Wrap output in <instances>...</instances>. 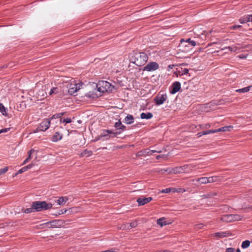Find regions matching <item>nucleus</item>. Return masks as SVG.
<instances>
[{"label": "nucleus", "mask_w": 252, "mask_h": 252, "mask_svg": "<svg viewBox=\"0 0 252 252\" xmlns=\"http://www.w3.org/2000/svg\"><path fill=\"white\" fill-rule=\"evenodd\" d=\"M151 150V152H152V153H160L161 152V151L160 150Z\"/></svg>", "instance_id": "nucleus-53"}, {"label": "nucleus", "mask_w": 252, "mask_h": 252, "mask_svg": "<svg viewBox=\"0 0 252 252\" xmlns=\"http://www.w3.org/2000/svg\"><path fill=\"white\" fill-rule=\"evenodd\" d=\"M36 94L38 100H42L47 96L46 92L43 89L39 90Z\"/></svg>", "instance_id": "nucleus-15"}, {"label": "nucleus", "mask_w": 252, "mask_h": 252, "mask_svg": "<svg viewBox=\"0 0 252 252\" xmlns=\"http://www.w3.org/2000/svg\"><path fill=\"white\" fill-rule=\"evenodd\" d=\"M216 195V193H211L207 194H205L203 195L204 198H210L213 196H215Z\"/></svg>", "instance_id": "nucleus-42"}, {"label": "nucleus", "mask_w": 252, "mask_h": 252, "mask_svg": "<svg viewBox=\"0 0 252 252\" xmlns=\"http://www.w3.org/2000/svg\"><path fill=\"white\" fill-rule=\"evenodd\" d=\"M250 245V241L249 240H245L243 242L241 247L243 249H247L248 248Z\"/></svg>", "instance_id": "nucleus-30"}, {"label": "nucleus", "mask_w": 252, "mask_h": 252, "mask_svg": "<svg viewBox=\"0 0 252 252\" xmlns=\"http://www.w3.org/2000/svg\"><path fill=\"white\" fill-rule=\"evenodd\" d=\"M204 133H205V131L203 132H198L197 133L198 137H201L202 135H206Z\"/></svg>", "instance_id": "nucleus-49"}, {"label": "nucleus", "mask_w": 252, "mask_h": 252, "mask_svg": "<svg viewBox=\"0 0 252 252\" xmlns=\"http://www.w3.org/2000/svg\"><path fill=\"white\" fill-rule=\"evenodd\" d=\"M34 211V209L32 207L31 208H27L24 210V212L26 214L30 213Z\"/></svg>", "instance_id": "nucleus-40"}, {"label": "nucleus", "mask_w": 252, "mask_h": 252, "mask_svg": "<svg viewBox=\"0 0 252 252\" xmlns=\"http://www.w3.org/2000/svg\"><path fill=\"white\" fill-rule=\"evenodd\" d=\"M8 170V167H5L3 168L0 169V175L5 173Z\"/></svg>", "instance_id": "nucleus-41"}, {"label": "nucleus", "mask_w": 252, "mask_h": 252, "mask_svg": "<svg viewBox=\"0 0 252 252\" xmlns=\"http://www.w3.org/2000/svg\"><path fill=\"white\" fill-rule=\"evenodd\" d=\"M218 132V129H215V130H209L207 131H205L204 134H205L206 135V134H211V133H214Z\"/></svg>", "instance_id": "nucleus-39"}, {"label": "nucleus", "mask_w": 252, "mask_h": 252, "mask_svg": "<svg viewBox=\"0 0 252 252\" xmlns=\"http://www.w3.org/2000/svg\"><path fill=\"white\" fill-rule=\"evenodd\" d=\"M171 191L170 188H167L161 190L162 193H169Z\"/></svg>", "instance_id": "nucleus-45"}, {"label": "nucleus", "mask_w": 252, "mask_h": 252, "mask_svg": "<svg viewBox=\"0 0 252 252\" xmlns=\"http://www.w3.org/2000/svg\"><path fill=\"white\" fill-rule=\"evenodd\" d=\"M185 40L188 42V44L190 46L194 47L196 45V42L194 40H191L190 38H188Z\"/></svg>", "instance_id": "nucleus-32"}, {"label": "nucleus", "mask_w": 252, "mask_h": 252, "mask_svg": "<svg viewBox=\"0 0 252 252\" xmlns=\"http://www.w3.org/2000/svg\"><path fill=\"white\" fill-rule=\"evenodd\" d=\"M156 252H168V251H166V250H164L163 251H157Z\"/></svg>", "instance_id": "nucleus-62"}, {"label": "nucleus", "mask_w": 252, "mask_h": 252, "mask_svg": "<svg viewBox=\"0 0 252 252\" xmlns=\"http://www.w3.org/2000/svg\"><path fill=\"white\" fill-rule=\"evenodd\" d=\"M97 90L99 92L104 93L112 91L111 84L107 81H100L96 84Z\"/></svg>", "instance_id": "nucleus-4"}, {"label": "nucleus", "mask_w": 252, "mask_h": 252, "mask_svg": "<svg viewBox=\"0 0 252 252\" xmlns=\"http://www.w3.org/2000/svg\"><path fill=\"white\" fill-rule=\"evenodd\" d=\"M221 219L224 221L231 222L235 220L236 216L235 215L228 214L224 215Z\"/></svg>", "instance_id": "nucleus-14"}, {"label": "nucleus", "mask_w": 252, "mask_h": 252, "mask_svg": "<svg viewBox=\"0 0 252 252\" xmlns=\"http://www.w3.org/2000/svg\"><path fill=\"white\" fill-rule=\"evenodd\" d=\"M62 138V135H61L59 132H57L55 133L53 137L52 140L54 142H57Z\"/></svg>", "instance_id": "nucleus-26"}, {"label": "nucleus", "mask_w": 252, "mask_h": 252, "mask_svg": "<svg viewBox=\"0 0 252 252\" xmlns=\"http://www.w3.org/2000/svg\"><path fill=\"white\" fill-rule=\"evenodd\" d=\"M166 158V156H165V155H158V156H157L156 158H157V159H159L160 158Z\"/></svg>", "instance_id": "nucleus-47"}, {"label": "nucleus", "mask_w": 252, "mask_h": 252, "mask_svg": "<svg viewBox=\"0 0 252 252\" xmlns=\"http://www.w3.org/2000/svg\"><path fill=\"white\" fill-rule=\"evenodd\" d=\"M212 235L219 238H222L229 236V233L227 232H220L214 233Z\"/></svg>", "instance_id": "nucleus-16"}, {"label": "nucleus", "mask_w": 252, "mask_h": 252, "mask_svg": "<svg viewBox=\"0 0 252 252\" xmlns=\"http://www.w3.org/2000/svg\"><path fill=\"white\" fill-rule=\"evenodd\" d=\"M181 89V84L179 82H175L173 83L171 90H170V93L171 94H175L178 92Z\"/></svg>", "instance_id": "nucleus-12"}, {"label": "nucleus", "mask_w": 252, "mask_h": 252, "mask_svg": "<svg viewBox=\"0 0 252 252\" xmlns=\"http://www.w3.org/2000/svg\"><path fill=\"white\" fill-rule=\"evenodd\" d=\"M134 118L131 115H127L125 118L124 122L126 124L130 125L133 123Z\"/></svg>", "instance_id": "nucleus-20"}, {"label": "nucleus", "mask_w": 252, "mask_h": 252, "mask_svg": "<svg viewBox=\"0 0 252 252\" xmlns=\"http://www.w3.org/2000/svg\"><path fill=\"white\" fill-rule=\"evenodd\" d=\"M29 161V159L26 158L23 162V165L26 164L27 162Z\"/></svg>", "instance_id": "nucleus-56"}, {"label": "nucleus", "mask_w": 252, "mask_h": 252, "mask_svg": "<svg viewBox=\"0 0 252 252\" xmlns=\"http://www.w3.org/2000/svg\"><path fill=\"white\" fill-rule=\"evenodd\" d=\"M175 73L176 74L177 76H178L179 74V72L178 70H177L176 72H175Z\"/></svg>", "instance_id": "nucleus-63"}, {"label": "nucleus", "mask_w": 252, "mask_h": 252, "mask_svg": "<svg viewBox=\"0 0 252 252\" xmlns=\"http://www.w3.org/2000/svg\"><path fill=\"white\" fill-rule=\"evenodd\" d=\"M76 208H70L69 210H68V211L70 213L75 212H76Z\"/></svg>", "instance_id": "nucleus-50"}, {"label": "nucleus", "mask_w": 252, "mask_h": 252, "mask_svg": "<svg viewBox=\"0 0 252 252\" xmlns=\"http://www.w3.org/2000/svg\"><path fill=\"white\" fill-rule=\"evenodd\" d=\"M251 87V86H249V87H245V88H244L242 89H237V93H245L248 92L250 91Z\"/></svg>", "instance_id": "nucleus-28"}, {"label": "nucleus", "mask_w": 252, "mask_h": 252, "mask_svg": "<svg viewBox=\"0 0 252 252\" xmlns=\"http://www.w3.org/2000/svg\"><path fill=\"white\" fill-rule=\"evenodd\" d=\"M62 224V221L60 220H54L45 223L48 228L60 227Z\"/></svg>", "instance_id": "nucleus-9"}, {"label": "nucleus", "mask_w": 252, "mask_h": 252, "mask_svg": "<svg viewBox=\"0 0 252 252\" xmlns=\"http://www.w3.org/2000/svg\"><path fill=\"white\" fill-rule=\"evenodd\" d=\"M180 42L179 47L182 49L184 51H188L191 49L190 48V46L188 44V42L185 39H182Z\"/></svg>", "instance_id": "nucleus-13"}, {"label": "nucleus", "mask_w": 252, "mask_h": 252, "mask_svg": "<svg viewBox=\"0 0 252 252\" xmlns=\"http://www.w3.org/2000/svg\"><path fill=\"white\" fill-rule=\"evenodd\" d=\"M196 182H198L200 185L206 184L208 183L207 177H203L197 179Z\"/></svg>", "instance_id": "nucleus-25"}, {"label": "nucleus", "mask_w": 252, "mask_h": 252, "mask_svg": "<svg viewBox=\"0 0 252 252\" xmlns=\"http://www.w3.org/2000/svg\"><path fill=\"white\" fill-rule=\"evenodd\" d=\"M249 53L248 52H246L244 54H240L237 55V58L241 60H245L248 57Z\"/></svg>", "instance_id": "nucleus-31"}, {"label": "nucleus", "mask_w": 252, "mask_h": 252, "mask_svg": "<svg viewBox=\"0 0 252 252\" xmlns=\"http://www.w3.org/2000/svg\"><path fill=\"white\" fill-rule=\"evenodd\" d=\"M147 155H151L152 154V152H151V150L147 149Z\"/></svg>", "instance_id": "nucleus-57"}, {"label": "nucleus", "mask_w": 252, "mask_h": 252, "mask_svg": "<svg viewBox=\"0 0 252 252\" xmlns=\"http://www.w3.org/2000/svg\"><path fill=\"white\" fill-rule=\"evenodd\" d=\"M178 71L179 72V75H183L188 74L189 70L187 68L183 69L182 68H181L180 69L178 70Z\"/></svg>", "instance_id": "nucleus-29"}, {"label": "nucleus", "mask_w": 252, "mask_h": 252, "mask_svg": "<svg viewBox=\"0 0 252 252\" xmlns=\"http://www.w3.org/2000/svg\"><path fill=\"white\" fill-rule=\"evenodd\" d=\"M59 92V89L57 87L52 88L49 92V94L51 95L53 94H58Z\"/></svg>", "instance_id": "nucleus-33"}, {"label": "nucleus", "mask_w": 252, "mask_h": 252, "mask_svg": "<svg viewBox=\"0 0 252 252\" xmlns=\"http://www.w3.org/2000/svg\"><path fill=\"white\" fill-rule=\"evenodd\" d=\"M121 131H114L110 130H104L101 134L98 136V139H103V140H108L111 137L116 136L120 134Z\"/></svg>", "instance_id": "nucleus-5"}, {"label": "nucleus", "mask_w": 252, "mask_h": 252, "mask_svg": "<svg viewBox=\"0 0 252 252\" xmlns=\"http://www.w3.org/2000/svg\"><path fill=\"white\" fill-rule=\"evenodd\" d=\"M249 17V15H247L246 17H244L243 18H240L239 19V22L241 24H246L248 22H249L250 21H245L246 19H247Z\"/></svg>", "instance_id": "nucleus-35"}, {"label": "nucleus", "mask_w": 252, "mask_h": 252, "mask_svg": "<svg viewBox=\"0 0 252 252\" xmlns=\"http://www.w3.org/2000/svg\"><path fill=\"white\" fill-rule=\"evenodd\" d=\"M202 126L203 128H206V129L209 128L211 126L209 124H207L204 125H202Z\"/></svg>", "instance_id": "nucleus-46"}, {"label": "nucleus", "mask_w": 252, "mask_h": 252, "mask_svg": "<svg viewBox=\"0 0 252 252\" xmlns=\"http://www.w3.org/2000/svg\"><path fill=\"white\" fill-rule=\"evenodd\" d=\"M34 152V150H33V149H32L31 150H30L29 152V156L27 158V159H29V160L30 161L31 159V155Z\"/></svg>", "instance_id": "nucleus-44"}, {"label": "nucleus", "mask_w": 252, "mask_h": 252, "mask_svg": "<svg viewBox=\"0 0 252 252\" xmlns=\"http://www.w3.org/2000/svg\"><path fill=\"white\" fill-rule=\"evenodd\" d=\"M194 33L196 35L199 36V35L197 33L196 30L195 29V31L194 32Z\"/></svg>", "instance_id": "nucleus-64"}, {"label": "nucleus", "mask_w": 252, "mask_h": 252, "mask_svg": "<svg viewBox=\"0 0 252 252\" xmlns=\"http://www.w3.org/2000/svg\"><path fill=\"white\" fill-rule=\"evenodd\" d=\"M167 171H168V170H167H167H165V169H162V170H161V172L162 173H165V172H166Z\"/></svg>", "instance_id": "nucleus-60"}, {"label": "nucleus", "mask_w": 252, "mask_h": 252, "mask_svg": "<svg viewBox=\"0 0 252 252\" xmlns=\"http://www.w3.org/2000/svg\"><path fill=\"white\" fill-rule=\"evenodd\" d=\"M245 21H252V15H249V17Z\"/></svg>", "instance_id": "nucleus-55"}, {"label": "nucleus", "mask_w": 252, "mask_h": 252, "mask_svg": "<svg viewBox=\"0 0 252 252\" xmlns=\"http://www.w3.org/2000/svg\"><path fill=\"white\" fill-rule=\"evenodd\" d=\"M52 204L47 203L45 201H34L32 204L34 211L39 212L43 210H48L52 207Z\"/></svg>", "instance_id": "nucleus-2"}, {"label": "nucleus", "mask_w": 252, "mask_h": 252, "mask_svg": "<svg viewBox=\"0 0 252 252\" xmlns=\"http://www.w3.org/2000/svg\"><path fill=\"white\" fill-rule=\"evenodd\" d=\"M81 84H70L68 87V93L71 95H73L80 89Z\"/></svg>", "instance_id": "nucleus-8"}, {"label": "nucleus", "mask_w": 252, "mask_h": 252, "mask_svg": "<svg viewBox=\"0 0 252 252\" xmlns=\"http://www.w3.org/2000/svg\"><path fill=\"white\" fill-rule=\"evenodd\" d=\"M208 183H212L216 182H218L220 180V178L219 176H211L207 177Z\"/></svg>", "instance_id": "nucleus-24"}, {"label": "nucleus", "mask_w": 252, "mask_h": 252, "mask_svg": "<svg viewBox=\"0 0 252 252\" xmlns=\"http://www.w3.org/2000/svg\"><path fill=\"white\" fill-rule=\"evenodd\" d=\"M64 114V113H60L58 114H55L53 115V116L51 117V119H57L59 118H61L63 115Z\"/></svg>", "instance_id": "nucleus-36"}, {"label": "nucleus", "mask_w": 252, "mask_h": 252, "mask_svg": "<svg viewBox=\"0 0 252 252\" xmlns=\"http://www.w3.org/2000/svg\"><path fill=\"white\" fill-rule=\"evenodd\" d=\"M142 152L143 154V156L147 155V149H144V150H142Z\"/></svg>", "instance_id": "nucleus-52"}, {"label": "nucleus", "mask_w": 252, "mask_h": 252, "mask_svg": "<svg viewBox=\"0 0 252 252\" xmlns=\"http://www.w3.org/2000/svg\"><path fill=\"white\" fill-rule=\"evenodd\" d=\"M159 68L158 63L156 62H153L149 63L143 68V71H153L157 70Z\"/></svg>", "instance_id": "nucleus-7"}, {"label": "nucleus", "mask_w": 252, "mask_h": 252, "mask_svg": "<svg viewBox=\"0 0 252 252\" xmlns=\"http://www.w3.org/2000/svg\"><path fill=\"white\" fill-rule=\"evenodd\" d=\"M137 156H143V154L142 151H139V152H138V153L137 154Z\"/></svg>", "instance_id": "nucleus-54"}, {"label": "nucleus", "mask_w": 252, "mask_h": 252, "mask_svg": "<svg viewBox=\"0 0 252 252\" xmlns=\"http://www.w3.org/2000/svg\"><path fill=\"white\" fill-rule=\"evenodd\" d=\"M153 199L152 197H144V198H138L137 199V202L138 203V206H142L144 205L151 201H152Z\"/></svg>", "instance_id": "nucleus-11"}, {"label": "nucleus", "mask_w": 252, "mask_h": 252, "mask_svg": "<svg viewBox=\"0 0 252 252\" xmlns=\"http://www.w3.org/2000/svg\"><path fill=\"white\" fill-rule=\"evenodd\" d=\"M167 98L166 94H158L154 99L157 105H161L164 103Z\"/></svg>", "instance_id": "nucleus-10"}, {"label": "nucleus", "mask_w": 252, "mask_h": 252, "mask_svg": "<svg viewBox=\"0 0 252 252\" xmlns=\"http://www.w3.org/2000/svg\"><path fill=\"white\" fill-rule=\"evenodd\" d=\"M148 60L147 55L144 53H135L130 58L131 62L137 66L144 65Z\"/></svg>", "instance_id": "nucleus-1"}, {"label": "nucleus", "mask_w": 252, "mask_h": 252, "mask_svg": "<svg viewBox=\"0 0 252 252\" xmlns=\"http://www.w3.org/2000/svg\"><path fill=\"white\" fill-rule=\"evenodd\" d=\"M33 166L32 163L30 164L27 166H24L20 170H19L17 173L15 174V176L19 174H21L25 171H26L28 169L31 168Z\"/></svg>", "instance_id": "nucleus-19"}, {"label": "nucleus", "mask_w": 252, "mask_h": 252, "mask_svg": "<svg viewBox=\"0 0 252 252\" xmlns=\"http://www.w3.org/2000/svg\"><path fill=\"white\" fill-rule=\"evenodd\" d=\"M68 200V198L66 197L62 196L57 200V203L60 205H63Z\"/></svg>", "instance_id": "nucleus-23"}, {"label": "nucleus", "mask_w": 252, "mask_h": 252, "mask_svg": "<svg viewBox=\"0 0 252 252\" xmlns=\"http://www.w3.org/2000/svg\"><path fill=\"white\" fill-rule=\"evenodd\" d=\"M194 167L195 166L192 164H186L171 169L169 171V173L179 174L183 172H189L192 170V168Z\"/></svg>", "instance_id": "nucleus-3"}, {"label": "nucleus", "mask_w": 252, "mask_h": 252, "mask_svg": "<svg viewBox=\"0 0 252 252\" xmlns=\"http://www.w3.org/2000/svg\"><path fill=\"white\" fill-rule=\"evenodd\" d=\"M60 122L62 123H70L71 122V120L70 118H66V119H60Z\"/></svg>", "instance_id": "nucleus-38"}, {"label": "nucleus", "mask_w": 252, "mask_h": 252, "mask_svg": "<svg viewBox=\"0 0 252 252\" xmlns=\"http://www.w3.org/2000/svg\"><path fill=\"white\" fill-rule=\"evenodd\" d=\"M174 66H175V65H174V64H171V65H169L168 67L169 68V69H172Z\"/></svg>", "instance_id": "nucleus-58"}, {"label": "nucleus", "mask_w": 252, "mask_h": 252, "mask_svg": "<svg viewBox=\"0 0 252 252\" xmlns=\"http://www.w3.org/2000/svg\"><path fill=\"white\" fill-rule=\"evenodd\" d=\"M115 127L117 129V131H121V133L126 128V126L122 124L120 120L115 124Z\"/></svg>", "instance_id": "nucleus-17"}, {"label": "nucleus", "mask_w": 252, "mask_h": 252, "mask_svg": "<svg viewBox=\"0 0 252 252\" xmlns=\"http://www.w3.org/2000/svg\"><path fill=\"white\" fill-rule=\"evenodd\" d=\"M232 128V126H225L218 128V131L221 132V131H230Z\"/></svg>", "instance_id": "nucleus-27"}, {"label": "nucleus", "mask_w": 252, "mask_h": 252, "mask_svg": "<svg viewBox=\"0 0 252 252\" xmlns=\"http://www.w3.org/2000/svg\"><path fill=\"white\" fill-rule=\"evenodd\" d=\"M62 214L65 213L66 212H68V210H63L61 211Z\"/></svg>", "instance_id": "nucleus-59"}, {"label": "nucleus", "mask_w": 252, "mask_h": 252, "mask_svg": "<svg viewBox=\"0 0 252 252\" xmlns=\"http://www.w3.org/2000/svg\"><path fill=\"white\" fill-rule=\"evenodd\" d=\"M127 224H125L124 226H123L121 228L123 229H129L132 228H134L137 225V222L136 220H134L132 222H131L129 225L127 226Z\"/></svg>", "instance_id": "nucleus-18"}, {"label": "nucleus", "mask_w": 252, "mask_h": 252, "mask_svg": "<svg viewBox=\"0 0 252 252\" xmlns=\"http://www.w3.org/2000/svg\"><path fill=\"white\" fill-rule=\"evenodd\" d=\"M225 49H228L231 51L232 50V48L231 47H228L227 48H225Z\"/></svg>", "instance_id": "nucleus-61"}, {"label": "nucleus", "mask_w": 252, "mask_h": 252, "mask_svg": "<svg viewBox=\"0 0 252 252\" xmlns=\"http://www.w3.org/2000/svg\"><path fill=\"white\" fill-rule=\"evenodd\" d=\"M204 225L203 223H198L194 225L195 229L197 230L202 229Z\"/></svg>", "instance_id": "nucleus-37"}, {"label": "nucleus", "mask_w": 252, "mask_h": 252, "mask_svg": "<svg viewBox=\"0 0 252 252\" xmlns=\"http://www.w3.org/2000/svg\"><path fill=\"white\" fill-rule=\"evenodd\" d=\"M226 252H234V249L232 248H228L226 250Z\"/></svg>", "instance_id": "nucleus-51"}, {"label": "nucleus", "mask_w": 252, "mask_h": 252, "mask_svg": "<svg viewBox=\"0 0 252 252\" xmlns=\"http://www.w3.org/2000/svg\"><path fill=\"white\" fill-rule=\"evenodd\" d=\"M153 115L152 113L148 112L147 113H142L140 114V118L142 119H150L153 117Z\"/></svg>", "instance_id": "nucleus-22"}, {"label": "nucleus", "mask_w": 252, "mask_h": 252, "mask_svg": "<svg viewBox=\"0 0 252 252\" xmlns=\"http://www.w3.org/2000/svg\"><path fill=\"white\" fill-rule=\"evenodd\" d=\"M50 125V120L46 119L44 120L37 127L36 129L34 131V133L39 131H45L49 128Z\"/></svg>", "instance_id": "nucleus-6"}, {"label": "nucleus", "mask_w": 252, "mask_h": 252, "mask_svg": "<svg viewBox=\"0 0 252 252\" xmlns=\"http://www.w3.org/2000/svg\"><path fill=\"white\" fill-rule=\"evenodd\" d=\"M0 112H1L3 115H6V109L1 103H0Z\"/></svg>", "instance_id": "nucleus-34"}, {"label": "nucleus", "mask_w": 252, "mask_h": 252, "mask_svg": "<svg viewBox=\"0 0 252 252\" xmlns=\"http://www.w3.org/2000/svg\"><path fill=\"white\" fill-rule=\"evenodd\" d=\"M9 130V128H3L0 130V134L3 132H6Z\"/></svg>", "instance_id": "nucleus-48"}, {"label": "nucleus", "mask_w": 252, "mask_h": 252, "mask_svg": "<svg viewBox=\"0 0 252 252\" xmlns=\"http://www.w3.org/2000/svg\"><path fill=\"white\" fill-rule=\"evenodd\" d=\"M92 154V152L85 150L84 151L82 155H87V156H89Z\"/></svg>", "instance_id": "nucleus-43"}, {"label": "nucleus", "mask_w": 252, "mask_h": 252, "mask_svg": "<svg viewBox=\"0 0 252 252\" xmlns=\"http://www.w3.org/2000/svg\"><path fill=\"white\" fill-rule=\"evenodd\" d=\"M157 223L162 227L167 224H170V222H167L164 218H162L157 220Z\"/></svg>", "instance_id": "nucleus-21"}]
</instances>
